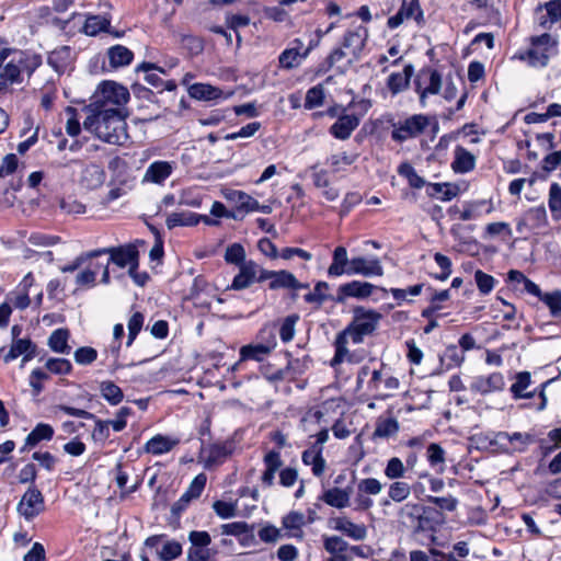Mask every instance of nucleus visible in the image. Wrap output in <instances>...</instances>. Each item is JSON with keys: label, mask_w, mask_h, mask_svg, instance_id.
I'll list each match as a JSON object with an SVG mask.
<instances>
[{"label": "nucleus", "mask_w": 561, "mask_h": 561, "mask_svg": "<svg viewBox=\"0 0 561 561\" xmlns=\"http://www.w3.org/2000/svg\"><path fill=\"white\" fill-rule=\"evenodd\" d=\"M420 15L421 11L419 10V0H411L409 3L403 1L400 10L388 19L387 25L389 28L393 30L412 16L419 21Z\"/></svg>", "instance_id": "obj_28"}, {"label": "nucleus", "mask_w": 561, "mask_h": 561, "mask_svg": "<svg viewBox=\"0 0 561 561\" xmlns=\"http://www.w3.org/2000/svg\"><path fill=\"white\" fill-rule=\"evenodd\" d=\"M428 194L442 201H450L458 194V187L449 183L428 184Z\"/></svg>", "instance_id": "obj_45"}, {"label": "nucleus", "mask_w": 561, "mask_h": 561, "mask_svg": "<svg viewBox=\"0 0 561 561\" xmlns=\"http://www.w3.org/2000/svg\"><path fill=\"white\" fill-rule=\"evenodd\" d=\"M54 436V428L46 423H38L26 436L22 451L35 447L42 440H50Z\"/></svg>", "instance_id": "obj_34"}, {"label": "nucleus", "mask_w": 561, "mask_h": 561, "mask_svg": "<svg viewBox=\"0 0 561 561\" xmlns=\"http://www.w3.org/2000/svg\"><path fill=\"white\" fill-rule=\"evenodd\" d=\"M45 366L56 375H68L72 369L71 363L66 358H49Z\"/></svg>", "instance_id": "obj_59"}, {"label": "nucleus", "mask_w": 561, "mask_h": 561, "mask_svg": "<svg viewBox=\"0 0 561 561\" xmlns=\"http://www.w3.org/2000/svg\"><path fill=\"white\" fill-rule=\"evenodd\" d=\"M59 207L68 215H80L85 213V206L72 197L61 198L59 201Z\"/></svg>", "instance_id": "obj_63"}, {"label": "nucleus", "mask_w": 561, "mask_h": 561, "mask_svg": "<svg viewBox=\"0 0 561 561\" xmlns=\"http://www.w3.org/2000/svg\"><path fill=\"white\" fill-rule=\"evenodd\" d=\"M110 24L111 19L105 15H90L85 20L83 32L87 35L95 36L100 32L106 31Z\"/></svg>", "instance_id": "obj_43"}, {"label": "nucleus", "mask_w": 561, "mask_h": 561, "mask_svg": "<svg viewBox=\"0 0 561 561\" xmlns=\"http://www.w3.org/2000/svg\"><path fill=\"white\" fill-rule=\"evenodd\" d=\"M102 397L112 405H117L124 399L122 389L113 381H102L100 385Z\"/></svg>", "instance_id": "obj_44"}, {"label": "nucleus", "mask_w": 561, "mask_h": 561, "mask_svg": "<svg viewBox=\"0 0 561 561\" xmlns=\"http://www.w3.org/2000/svg\"><path fill=\"white\" fill-rule=\"evenodd\" d=\"M293 47L285 49L278 57L279 67L283 69H293L300 65L301 60L307 58L311 51V47H307L304 51V42L300 38H295L291 42Z\"/></svg>", "instance_id": "obj_12"}, {"label": "nucleus", "mask_w": 561, "mask_h": 561, "mask_svg": "<svg viewBox=\"0 0 561 561\" xmlns=\"http://www.w3.org/2000/svg\"><path fill=\"white\" fill-rule=\"evenodd\" d=\"M328 290L329 284L327 282H318L313 290L305 295L304 299L306 302L316 304L320 307L329 299Z\"/></svg>", "instance_id": "obj_47"}, {"label": "nucleus", "mask_w": 561, "mask_h": 561, "mask_svg": "<svg viewBox=\"0 0 561 561\" xmlns=\"http://www.w3.org/2000/svg\"><path fill=\"white\" fill-rule=\"evenodd\" d=\"M73 60V50L70 46H60L49 53L47 62L57 72H64Z\"/></svg>", "instance_id": "obj_29"}, {"label": "nucleus", "mask_w": 561, "mask_h": 561, "mask_svg": "<svg viewBox=\"0 0 561 561\" xmlns=\"http://www.w3.org/2000/svg\"><path fill=\"white\" fill-rule=\"evenodd\" d=\"M355 156H350L346 152H341L336 154H332L328 159V163L331 167L333 172H340L346 165H351L355 161Z\"/></svg>", "instance_id": "obj_57"}, {"label": "nucleus", "mask_w": 561, "mask_h": 561, "mask_svg": "<svg viewBox=\"0 0 561 561\" xmlns=\"http://www.w3.org/2000/svg\"><path fill=\"white\" fill-rule=\"evenodd\" d=\"M263 271L264 268L261 265L252 260H249L247 263L239 267V272L233 277L232 283L228 289L243 290L249 288L255 282L262 283L263 280H260V277Z\"/></svg>", "instance_id": "obj_8"}, {"label": "nucleus", "mask_w": 561, "mask_h": 561, "mask_svg": "<svg viewBox=\"0 0 561 561\" xmlns=\"http://www.w3.org/2000/svg\"><path fill=\"white\" fill-rule=\"evenodd\" d=\"M413 73L412 66L404 67L402 72L391 73L388 78V88L392 93H399L408 88L411 76Z\"/></svg>", "instance_id": "obj_38"}, {"label": "nucleus", "mask_w": 561, "mask_h": 561, "mask_svg": "<svg viewBox=\"0 0 561 561\" xmlns=\"http://www.w3.org/2000/svg\"><path fill=\"white\" fill-rule=\"evenodd\" d=\"M359 125V118L354 114L339 116L337 121L330 127V134L340 140H346Z\"/></svg>", "instance_id": "obj_21"}, {"label": "nucleus", "mask_w": 561, "mask_h": 561, "mask_svg": "<svg viewBox=\"0 0 561 561\" xmlns=\"http://www.w3.org/2000/svg\"><path fill=\"white\" fill-rule=\"evenodd\" d=\"M519 59L527 61L531 67H546L549 61V56L546 51L528 49L526 53L519 55Z\"/></svg>", "instance_id": "obj_51"}, {"label": "nucleus", "mask_w": 561, "mask_h": 561, "mask_svg": "<svg viewBox=\"0 0 561 561\" xmlns=\"http://www.w3.org/2000/svg\"><path fill=\"white\" fill-rule=\"evenodd\" d=\"M92 254H96V257L110 254L107 264L114 263L121 268L128 267L130 276H134V272L138 268V251L133 244L93 250Z\"/></svg>", "instance_id": "obj_4"}, {"label": "nucleus", "mask_w": 561, "mask_h": 561, "mask_svg": "<svg viewBox=\"0 0 561 561\" xmlns=\"http://www.w3.org/2000/svg\"><path fill=\"white\" fill-rule=\"evenodd\" d=\"M549 208L556 220H561V186L552 183L549 188Z\"/></svg>", "instance_id": "obj_48"}, {"label": "nucleus", "mask_w": 561, "mask_h": 561, "mask_svg": "<svg viewBox=\"0 0 561 561\" xmlns=\"http://www.w3.org/2000/svg\"><path fill=\"white\" fill-rule=\"evenodd\" d=\"M324 100V92L321 85L312 87L307 91L305 99V107L308 110H312L322 105Z\"/></svg>", "instance_id": "obj_56"}, {"label": "nucleus", "mask_w": 561, "mask_h": 561, "mask_svg": "<svg viewBox=\"0 0 561 561\" xmlns=\"http://www.w3.org/2000/svg\"><path fill=\"white\" fill-rule=\"evenodd\" d=\"M474 279L481 294L486 295L492 291L495 284L493 276L478 270L474 273Z\"/></svg>", "instance_id": "obj_64"}, {"label": "nucleus", "mask_w": 561, "mask_h": 561, "mask_svg": "<svg viewBox=\"0 0 561 561\" xmlns=\"http://www.w3.org/2000/svg\"><path fill=\"white\" fill-rule=\"evenodd\" d=\"M398 173L402 178L407 179V181L411 187H415V188L421 187V176H419V174L416 173V171L410 163H408V162L401 163L398 168Z\"/></svg>", "instance_id": "obj_58"}, {"label": "nucleus", "mask_w": 561, "mask_h": 561, "mask_svg": "<svg viewBox=\"0 0 561 561\" xmlns=\"http://www.w3.org/2000/svg\"><path fill=\"white\" fill-rule=\"evenodd\" d=\"M330 525L334 530L357 541L364 540L367 537V528L364 524H355L344 516L331 518Z\"/></svg>", "instance_id": "obj_15"}, {"label": "nucleus", "mask_w": 561, "mask_h": 561, "mask_svg": "<svg viewBox=\"0 0 561 561\" xmlns=\"http://www.w3.org/2000/svg\"><path fill=\"white\" fill-rule=\"evenodd\" d=\"M451 167L457 173L470 172L476 167V158L470 151L458 146L455 149V159Z\"/></svg>", "instance_id": "obj_36"}, {"label": "nucleus", "mask_w": 561, "mask_h": 561, "mask_svg": "<svg viewBox=\"0 0 561 561\" xmlns=\"http://www.w3.org/2000/svg\"><path fill=\"white\" fill-rule=\"evenodd\" d=\"M424 268L434 278L445 280L451 273V261L446 255L435 253L427 260Z\"/></svg>", "instance_id": "obj_19"}, {"label": "nucleus", "mask_w": 561, "mask_h": 561, "mask_svg": "<svg viewBox=\"0 0 561 561\" xmlns=\"http://www.w3.org/2000/svg\"><path fill=\"white\" fill-rule=\"evenodd\" d=\"M400 517L404 526L413 528L415 531L421 529V506L419 504H405L401 508Z\"/></svg>", "instance_id": "obj_37"}, {"label": "nucleus", "mask_w": 561, "mask_h": 561, "mask_svg": "<svg viewBox=\"0 0 561 561\" xmlns=\"http://www.w3.org/2000/svg\"><path fill=\"white\" fill-rule=\"evenodd\" d=\"M94 95L100 100H107L110 103L112 102L114 105L122 108H125V105L129 101V91L127 88L114 81H105L100 84Z\"/></svg>", "instance_id": "obj_11"}, {"label": "nucleus", "mask_w": 561, "mask_h": 561, "mask_svg": "<svg viewBox=\"0 0 561 561\" xmlns=\"http://www.w3.org/2000/svg\"><path fill=\"white\" fill-rule=\"evenodd\" d=\"M145 317L141 312L136 311L133 313V316L129 318L127 323L128 329V339L126 342L127 346H130L135 339L137 337L138 333L141 331L144 325Z\"/></svg>", "instance_id": "obj_52"}, {"label": "nucleus", "mask_w": 561, "mask_h": 561, "mask_svg": "<svg viewBox=\"0 0 561 561\" xmlns=\"http://www.w3.org/2000/svg\"><path fill=\"white\" fill-rule=\"evenodd\" d=\"M426 457L430 466L437 473H440L445 469V450L435 443L427 446Z\"/></svg>", "instance_id": "obj_40"}, {"label": "nucleus", "mask_w": 561, "mask_h": 561, "mask_svg": "<svg viewBox=\"0 0 561 561\" xmlns=\"http://www.w3.org/2000/svg\"><path fill=\"white\" fill-rule=\"evenodd\" d=\"M270 279L268 288L271 290L276 289H300L302 283H300L296 276L285 270L282 271H268L265 270L262 272L260 280Z\"/></svg>", "instance_id": "obj_10"}, {"label": "nucleus", "mask_w": 561, "mask_h": 561, "mask_svg": "<svg viewBox=\"0 0 561 561\" xmlns=\"http://www.w3.org/2000/svg\"><path fill=\"white\" fill-rule=\"evenodd\" d=\"M458 501L451 495L432 496L427 495L423 499V520H433L442 523L444 517L442 512H453L456 510Z\"/></svg>", "instance_id": "obj_6"}, {"label": "nucleus", "mask_w": 561, "mask_h": 561, "mask_svg": "<svg viewBox=\"0 0 561 561\" xmlns=\"http://www.w3.org/2000/svg\"><path fill=\"white\" fill-rule=\"evenodd\" d=\"M359 274L366 277L381 276L383 268L380 261L376 257L367 259L364 256H356L350 261V271L347 275Z\"/></svg>", "instance_id": "obj_13"}, {"label": "nucleus", "mask_w": 561, "mask_h": 561, "mask_svg": "<svg viewBox=\"0 0 561 561\" xmlns=\"http://www.w3.org/2000/svg\"><path fill=\"white\" fill-rule=\"evenodd\" d=\"M348 543L342 537H324L323 547L330 554L348 553Z\"/></svg>", "instance_id": "obj_49"}, {"label": "nucleus", "mask_w": 561, "mask_h": 561, "mask_svg": "<svg viewBox=\"0 0 561 561\" xmlns=\"http://www.w3.org/2000/svg\"><path fill=\"white\" fill-rule=\"evenodd\" d=\"M107 58L110 66L114 69L128 66L134 58V54L130 49L123 45H115L108 48Z\"/></svg>", "instance_id": "obj_35"}, {"label": "nucleus", "mask_w": 561, "mask_h": 561, "mask_svg": "<svg viewBox=\"0 0 561 561\" xmlns=\"http://www.w3.org/2000/svg\"><path fill=\"white\" fill-rule=\"evenodd\" d=\"M531 383V376L529 371H519L515 375V382L511 386L510 391L514 399H530L537 393L534 391H526Z\"/></svg>", "instance_id": "obj_31"}, {"label": "nucleus", "mask_w": 561, "mask_h": 561, "mask_svg": "<svg viewBox=\"0 0 561 561\" xmlns=\"http://www.w3.org/2000/svg\"><path fill=\"white\" fill-rule=\"evenodd\" d=\"M375 286L367 282L352 280L341 285L337 289L335 301L344 302L347 297L367 298L373 294Z\"/></svg>", "instance_id": "obj_14"}, {"label": "nucleus", "mask_w": 561, "mask_h": 561, "mask_svg": "<svg viewBox=\"0 0 561 561\" xmlns=\"http://www.w3.org/2000/svg\"><path fill=\"white\" fill-rule=\"evenodd\" d=\"M263 462L265 466V470L262 473L261 481L265 488H271L274 485L276 472L283 466L280 451L275 449L270 450L268 453L265 454Z\"/></svg>", "instance_id": "obj_20"}, {"label": "nucleus", "mask_w": 561, "mask_h": 561, "mask_svg": "<svg viewBox=\"0 0 561 561\" xmlns=\"http://www.w3.org/2000/svg\"><path fill=\"white\" fill-rule=\"evenodd\" d=\"M282 524L285 529L290 530L289 537H302L301 527L305 524V516L299 512H290L283 517Z\"/></svg>", "instance_id": "obj_41"}, {"label": "nucleus", "mask_w": 561, "mask_h": 561, "mask_svg": "<svg viewBox=\"0 0 561 561\" xmlns=\"http://www.w3.org/2000/svg\"><path fill=\"white\" fill-rule=\"evenodd\" d=\"M12 59L4 66L0 72V85L21 83L22 73L31 77L33 72L41 66L42 59L38 55L13 48Z\"/></svg>", "instance_id": "obj_3"}, {"label": "nucleus", "mask_w": 561, "mask_h": 561, "mask_svg": "<svg viewBox=\"0 0 561 561\" xmlns=\"http://www.w3.org/2000/svg\"><path fill=\"white\" fill-rule=\"evenodd\" d=\"M182 553V545L175 540H168L164 542L158 557L161 561H172L180 557Z\"/></svg>", "instance_id": "obj_53"}, {"label": "nucleus", "mask_w": 561, "mask_h": 561, "mask_svg": "<svg viewBox=\"0 0 561 561\" xmlns=\"http://www.w3.org/2000/svg\"><path fill=\"white\" fill-rule=\"evenodd\" d=\"M504 386L505 381L503 375L501 373H493L486 377H476L470 385V390L480 394H486L494 391H501Z\"/></svg>", "instance_id": "obj_16"}, {"label": "nucleus", "mask_w": 561, "mask_h": 561, "mask_svg": "<svg viewBox=\"0 0 561 561\" xmlns=\"http://www.w3.org/2000/svg\"><path fill=\"white\" fill-rule=\"evenodd\" d=\"M16 510L26 520H32L38 516L45 510L42 492L35 485H31L23 494Z\"/></svg>", "instance_id": "obj_7"}, {"label": "nucleus", "mask_w": 561, "mask_h": 561, "mask_svg": "<svg viewBox=\"0 0 561 561\" xmlns=\"http://www.w3.org/2000/svg\"><path fill=\"white\" fill-rule=\"evenodd\" d=\"M106 173L104 169L95 163L83 167L80 175V184L88 190H95L105 182Z\"/></svg>", "instance_id": "obj_22"}, {"label": "nucleus", "mask_w": 561, "mask_h": 561, "mask_svg": "<svg viewBox=\"0 0 561 561\" xmlns=\"http://www.w3.org/2000/svg\"><path fill=\"white\" fill-rule=\"evenodd\" d=\"M36 346L30 339H18L12 342L10 351L4 356V362H11L23 355L22 362L32 359L35 355Z\"/></svg>", "instance_id": "obj_26"}, {"label": "nucleus", "mask_w": 561, "mask_h": 561, "mask_svg": "<svg viewBox=\"0 0 561 561\" xmlns=\"http://www.w3.org/2000/svg\"><path fill=\"white\" fill-rule=\"evenodd\" d=\"M352 494V488L341 489L337 486L325 490L320 500L325 504L335 508H345L350 506V499Z\"/></svg>", "instance_id": "obj_24"}, {"label": "nucleus", "mask_w": 561, "mask_h": 561, "mask_svg": "<svg viewBox=\"0 0 561 561\" xmlns=\"http://www.w3.org/2000/svg\"><path fill=\"white\" fill-rule=\"evenodd\" d=\"M277 345L276 336H270L267 344H249L240 348V360H256L261 362L268 355Z\"/></svg>", "instance_id": "obj_17"}, {"label": "nucleus", "mask_w": 561, "mask_h": 561, "mask_svg": "<svg viewBox=\"0 0 561 561\" xmlns=\"http://www.w3.org/2000/svg\"><path fill=\"white\" fill-rule=\"evenodd\" d=\"M92 420L95 422L94 430L91 434L92 439L96 443L105 444L110 437L108 422L96 417Z\"/></svg>", "instance_id": "obj_61"}, {"label": "nucleus", "mask_w": 561, "mask_h": 561, "mask_svg": "<svg viewBox=\"0 0 561 561\" xmlns=\"http://www.w3.org/2000/svg\"><path fill=\"white\" fill-rule=\"evenodd\" d=\"M69 331L66 329H57L55 330L49 339L48 345L49 347L57 353L60 354H69L71 347L68 345Z\"/></svg>", "instance_id": "obj_39"}, {"label": "nucleus", "mask_w": 561, "mask_h": 561, "mask_svg": "<svg viewBox=\"0 0 561 561\" xmlns=\"http://www.w3.org/2000/svg\"><path fill=\"white\" fill-rule=\"evenodd\" d=\"M224 196L239 213H252V209L256 207V199L242 191L226 190Z\"/></svg>", "instance_id": "obj_25"}, {"label": "nucleus", "mask_w": 561, "mask_h": 561, "mask_svg": "<svg viewBox=\"0 0 561 561\" xmlns=\"http://www.w3.org/2000/svg\"><path fill=\"white\" fill-rule=\"evenodd\" d=\"M550 310L552 317H559L561 314V290L557 289L552 293H546L539 299Z\"/></svg>", "instance_id": "obj_55"}, {"label": "nucleus", "mask_w": 561, "mask_h": 561, "mask_svg": "<svg viewBox=\"0 0 561 561\" xmlns=\"http://www.w3.org/2000/svg\"><path fill=\"white\" fill-rule=\"evenodd\" d=\"M383 119L392 128L391 138L397 142L415 138L421 134V114L412 115L403 121H397L391 114H388Z\"/></svg>", "instance_id": "obj_5"}, {"label": "nucleus", "mask_w": 561, "mask_h": 561, "mask_svg": "<svg viewBox=\"0 0 561 561\" xmlns=\"http://www.w3.org/2000/svg\"><path fill=\"white\" fill-rule=\"evenodd\" d=\"M125 117V113L103 111V113L90 114L84 119L83 127L105 142L121 145L127 137Z\"/></svg>", "instance_id": "obj_2"}, {"label": "nucleus", "mask_w": 561, "mask_h": 561, "mask_svg": "<svg viewBox=\"0 0 561 561\" xmlns=\"http://www.w3.org/2000/svg\"><path fill=\"white\" fill-rule=\"evenodd\" d=\"M382 316L380 312L365 307H355L353 310L352 322L336 335L334 346L335 354L331 365L341 364L348 355L347 343L351 340L354 344H359L366 335H370L377 329Z\"/></svg>", "instance_id": "obj_1"}, {"label": "nucleus", "mask_w": 561, "mask_h": 561, "mask_svg": "<svg viewBox=\"0 0 561 561\" xmlns=\"http://www.w3.org/2000/svg\"><path fill=\"white\" fill-rule=\"evenodd\" d=\"M444 363L447 360V367L459 366L465 360V354L459 351L456 345H450L446 348L444 355L440 357Z\"/></svg>", "instance_id": "obj_62"}, {"label": "nucleus", "mask_w": 561, "mask_h": 561, "mask_svg": "<svg viewBox=\"0 0 561 561\" xmlns=\"http://www.w3.org/2000/svg\"><path fill=\"white\" fill-rule=\"evenodd\" d=\"M539 8H545L547 11V16H542L540 20V26L543 28H550L561 19V0H550Z\"/></svg>", "instance_id": "obj_42"}, {"label": "nucleus", "mask_w": 561, "mask_h": 561, "mask_svg": "<svg viewBox=\"0 0 561 561\" xmlns=\"http://www.w3.org/2000/svg\"><path fill=\"white\" fill-rule=\"evenodd\" d=\"M213 510L221 518H232L237 515V502L215 501Z\"/></svg>", "instance_id": "obj_60"}, {"label": "nucleus", "mask_w": 561, "mask_h": 561, "mask_svg": "<svg viewBox=\"0 0 561 561\" xmlns=\"http://www.w3.org/2000/svg\"><path fill=\"white\" fill-rule=\"evenodd\" d=\"M399 431L398 421L393 417L378 420L374 437L388 438Z\"/></svg>", "instance_id": "obj_46"}, {"label": "nucleus", "mask_w": 561, "mask_h": 561, "mask_svg": "<svg viewBox=\"0 0 561 561\" xmlns=\"http://www.w3.org/2000/svg\"><path fill=\"white\" fill-rule=\"evenodd\" d=\"M180 444V438L157 434L151 437L144 446L147 454L161 456L171 451Z\"/></svg>", "instance_id": "obj_18"}, {"label": "nucleus", "mask_w": 561, "mask_h": 561, "mask_svg": "<svg viewBox=\"0 0 561 561\" xmlns=\"http://www.w3.org/2000/svg\"><path fill=\"white\" fill-rule=\"evenodd\" d=\"M225 260L238 267L248 262L245 261V250L240 243H233L226 249Z\"/></svg>", "instance_id": "obj_50"}, {"label": "nucleus", "mask_w": 561, "mask_h": 561, "mask_svg": "<svg viewBox=\"0 0 561 561\" xmlns=\"http://www.w3.org/2000/svg\"><path fill=\"white\" fill-rule=\"evenodd\" d=\"M201 222L198 214L182 210L170 213L165 218V226L169 230L176 227H194Z\"/></svg>", "instance_id": "obj_30"}, {"label": "nucleus", "mask_w": 561, "mask_h": 561, "mask_svg": "<svg viewBox=\"0 0 561 561\" xmlns=\"http://www.w3.org/2000/svg\"><path fill=\"white\" fill-rule=\"evenodd\" d=\"M368 38V28L363 25H357L354 28H350L345 32L342 41L344 49L348 50V54L353 59L357 60L360 57V53L364 49Z\"/></svg>", "instance_id": "obj_9"}, {"label": "nucleus", "mask_w": 561, "mask_h": 561, "mask_svg": "<svg viewBox=\"0 0 561 561\" xmlns=\"http://www.w3.org/2000/svg\"><path fill=\"white\" fill-rule=\"evenodd\" d=\"M350 261L347 251L344 247H337L333 251L332 263L328 268L329 276L337 277L347 274L350 271Z\"/></svg>", "instance_id": "obj_33"}, {"label": "nucleus", "mask_w": 561, "mask_h": 561, "mask_svg": "<svg viewBox=\"0 0 561 561\" xmlns=\"http://www.w3.org/2000/svg\"><path fill=\"white\" fill-rule=\"evenodd\" d=\"M202 453L205 455V467L211 468L222 463L232 453V447L228 443L213 444Z\"/></svg>", "instance_id": "obj_27"}, {"label": "nucleus", "mask_w": 561, "mask_h": 561, "mask_svg": "<svg viewBox=\"0 0 561 561\" xmlns=\"http://www.w3.org/2000/svg\"><path fill=\"white\" fill-rule=\"evenodd\" d=\"M188 95L198 101H215L222 96L219 88L207 83H194L188 87Z\"/></svg>", "instance_id": "obj_32"}, {"label": "nucleus", "mask_w": 561, "mask_h": 561, "mask_svg": "<svg viewBox=\"0 0 561 561\" xmlns=\"http://www.w3.org/2000/svg\"><path fill=\"white\" fill-rule=\"evenodd\" d=\"M173 163L169 161H153L146 170L142 182L163 184L172 174Z\"/></svg>", "instance_id": "obj_23"}, {"label": "nucleus", "mask_w": 561, "mask_h": 561, "mask_svg": "<svg viewBox=\"0 0 561 561\" xmlns=\"http://www.w3.org/2000/svg\"><path fill=\"white\" fill-rule=\"evenodd\" d=\"M299 320L298 314L287 316L279 328V337L284 343L290 342L295 336V327Z\"/></svg>", "instance_id": "obj_54"}]
</instances>
